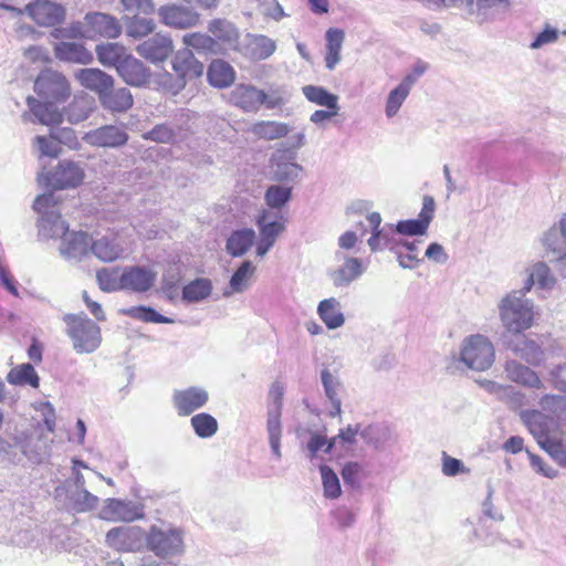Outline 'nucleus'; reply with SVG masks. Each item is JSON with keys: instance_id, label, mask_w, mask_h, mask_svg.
Segmentation results:
<instances>
[{"instance_id": "f257e3e1", "label": "nucleus", "mask_w": 566, "mask_h": 566, "mask_svg": "<svg viewBox=\"0 0 566 566\" xmlns=\"http://www.w3.org/2000/svg\"><path fill=\"white\" fill-rule=\"evenodd\" d=\"M49 457L46 443L31 437L24 430L9 427L0 434V461L19 464L25 458L32 464H40Z\"/></svg>"}, {"instance_id": "f03ea898", "label": "nucleus", "mask_w": 566, "mask_h": 566, "mask_svg": "<svg viewBox=\"0 0 566 566\" xmlns=\"http://www.w3.org/2000/svg\"><path fill=\"white\" fill-rule=\"evenodd\" d=\"M523 289L507 293L499 303V315L503 326L512 334L528 329L534 321V303L526 298Z\"/></svg>"}, {"instance_id": "7ed1b4c3", "label": "nucleus", "mask_w": 566, "mask_h": 566, "mask_svg": "<svg viewBox=\"0 0 566 566\" xmlns=\"http://www.w3.org/2000/svg\"><path fill=\"white\" fill-rule=\"evenodd\" d=\"M145 542L147 549L161 559L178 557L185 553V532L171 523L151 525Z\"/></svg>"}, {"instance_id": "20e7f679", "label": "nucleus", "mask_w": 566, "mask_h": 566, "mask_svg": "<svg viewBox=\"0 0 566 566\" xmlns=\"http://www.w3.org/2000/svg\"><path fill=\"white\" fill-rule=\"evenodd\" d=\"M61 196L54 191L39 195L34 202L33 209L39 213V237L42 239L62 238L69 230V224L61 218L59 203Z\"/></svg>"}, {"instance_id": "39448f33", "label": "nucleus", "mask_w": 566, "mask_h": 566, "mask_svg": "<svg viewBox=\"0 0 566 566\" xmlns=\"http://www.w3.org/2000/svg\"><path fill=\"white\" fill-rule=\"evenodd\" d=\"M67 325V335L73 342L74 349L80 354L95 352L102 342L101 329L97 324L85 315H71L64 317Z\"/></svg>"}, {"instance_id": "423d86ee", "label": "nucleus", "mask_w": 566, "mask_h": 566, "mask_svg": "<svg viewBox=\"0 0 566 566\" xmlns=\"http://www.w3.org/2000/svg\"><path fill=\"white\" fill-rule=\"evenodd\" d=\"M494 358V347L488 337L476 334L463 340L460 361L468 368L484 371L493 365Z\"/></svg>"}, {"instance_id": "0eeeda50", "label": "nucleus", "mask_w": 566, "mask_h": 566, "mask_svg": "<svg viewBox=\"0 0 566 566\" xmlns=\"http://www.w3.org/2000/svg\"><path fill=\"white\" fill-rule=\"evenodd\" d=\"M84 179L83 168L70 160H62L52 172L40 175L38 181L41 186L53 189L75 188Z\"/></svg>"}, {"instance_id": "6e6552de", "label": "nucleus", "mask_w": 566, "mask_h": 566, "mask_svg": "<svg viewBox=\"0 0 566 566\" xmlns=\"http://www.w3.org/2000/svg\"><path fill=\"white\" fill-rule=\"evenodd\" d=\"M34 91L44 99L64 102L71 94L65 76L53 70L42 71L34 82Z\"/></svg>"}, {"instance_id": "1a4fd4ad", "label": "nucleus", "mask_w": 566, "mask_h": 566, "mask_svg": "<svg viewBox=\"0 0 566 566\" xmlns=\"http://www.w3.org/2000/svg\"><path fill=\"white\" fill-rule=\"evenodd\" d=\"M296 153L291 149L276 148L271 156L272 178L280 182H293L297 180L303 167L295 163Z\"/></svg>"}, {"instance_id": "9d476101", "label": "nucleus", "mask_w": 566, "mask_h": 566, "mask_svg": "<svg viewBox=\"0 0 566 566\" xmlns=\"http://www.w3.org/2000/svg\"><path fill=\"white\" fill-rule=\"evenodd\" d=\"M171 64L178 76L176 81L177 91L182 90L187 81L201 76L205 69L203 64L195 57L192 51L188 48L177 51Z\"/></svg>"}, {"instance_id": "9b49d317", "label": "nucleus", "mask_w": 566, "mask_h": 566, "mask_svg": "<svg viewBox=\"0 0 566 566\" xmlns=\"http://www.w3.org/2000/svg\"><path fill=\"white\" fill-rule=\"evenodd\" d=\"M546 258L555 263L562 275L566 276V240L558 226L549 228L542 238Z\"/></svg>"}, {"instance_id": "f8f14e48", "label": "nucleus", "mask_w": 566, "mask_h": 566, "mask_svg": "<svg viewBox=\"0 0 566 566\" xmlns=\"http://www.w3.org/2000/svg\"><path fill=\"white\" fill-rule=\"evenodd\" d=\"M158 15L164 24L175 29L196 27L200 20V14L193 8L182 4L161 6Z\"/></svg>"}, {"instance_id": "ddd939ff", "label": "nucleus", "mask_w": 566, "mask_h": 566, "mask_svg": "<svg viewBox=\"0 0 566 566\" xmlns=\"http://www.w3.org/2000/svg\"><path fill=\"white\" fill-rule=\"evenodd\" d=\"M144 505L138 502L107 499L101 511V517L109 521L133 522L143 518Z\"/></svg>"}, {"instance_id": "4468645a", "label": "nucleus", "mask_w": 566, "mask_h": 566, "mask_svg": "<svg viewBox=\"0 0 566 566\" xmlns=\"http://www.w3.org/2000/svg\"><path fill=\"white\" fill-rule=\"evenodd\" d=\"M25 11L36 24L43 27L56 25L65 18L64 8L49 0H36L29 3Z\"/></svg>"}, {"instance_id": "2eb2a0df", "label": "nucleus", "mask_w": 566, "mask_h": 566, "mask_svg": "<svg viewBox=\"0 0 566 566\" xmlns=\"http://www.w3.org/2000/svg\"><path fill=\"white\" fill-rule=\"evenodd\" d=\"M174 51L169 35L156 33L136 46V52L151 63L164 62Z\"/></svg>"}, {"instance_id": "dca6fc26", "label": "nucleus", "mask_w": 566, "mask_h": 566, "mask_svg": "<svg viewBox=\"0 0 566 566\" xmlns=\"http://www.w3.org/2000/svg\"><path fill=\"white\" fill-rule=\"evenodd\" d=\"M436 211L433 197L424 196L422 208L417 219L399 221L396 224V231L406 235H422L427 232Z\"/></svg>"}, {"instance_id": "f3484780", "label": "nucleus", "mask_w": 566, "mask_h": 566, "mask_svg": "<svg viewBox=\"0 0 566 566\" xmlns=\"http://www.w3.org/2000/svg\"><path fill=\"white\" fill-rule=\"evenodd\" d=\"M505 345L514 355L532 366H539L544 360L542 347L522 333L512 334L510 339L505 340Z\"/></svg>"}, {"instance_id": "a211bd4d", "label": "nucleus", "mask_w": 566, "mask_h": 566, "mask_svg": "<svg viewBox=\"0 0 566 566\" xmlns=\"http://www.w3.org/2000/svg\"><path fill=\"white\" fill-rule=\"evenodd\" d=\"M209 399V394L201 387H189L182 390H175L172 402L179 416H189L202 408Z\"/></svg>"}, {"instance_id": "6ab92c4d", "label": "nucleus", "mask_w": 566, "mask_h": 566, "mask_svg": "<svg viewBox=\"0 0 566 566\" xmlns=\"http://www.w3.org/2000/svg\"><path fill=\"white\" fill-rule=\"evenodd\" d=\"M84 140L95 147L117 148L128 140L125 129L115 125H105L85 134Z\"/></svg>"}, {"instance_id": "aec40b11", "label": "nucleus", "mask_w": 566, "mask_h": 566, "mask_svg": "<svg viewBox=\"0 0 566 566\" xmlns=\"http://www.w3.org/2000/svg\"><path fill=\"white\" fill-rule=\"evenodd\" d=\"M87 25L86 35H101L107 39H116L122 33V25L118 20L107 13L91 12L85 15Z\"/></svg>"}, {"instance_id": "412c9836", "label": "nucleus", "mask_w": 566, "mask_h": 566, "mask_svg": "<svg viewBox=\"0 0 566 566\" xmlns=\"http://www.w3.org/2000/svg\"><path fill=\"white\" fill-rule=\"evenodd\" d=\"M520 418L539 447H542V443L545 441L553 439V437H551V430L555 421L552 417L546 416L539 410L532 409L521 411Z\"/></svg>"}, {"instance_id": "4be33fe9", "label": "nucleus", "mask_w": 566, "mask_h": 566, "mask_svg": "<svg viewBox=\"0 0 566 566\" xmlns=\"http://www.w3.org/2000/svg\"><path fill=\"white\" fill-rule=\"evenodd\" d=\"M157 273L145 266H127L123 270V290L137 293L149 291L156 282Z\"/></svg>"}, {"instance_id": "5701e85b", "label": "nucleus", "mask_w": 566, "mask_h": 566, "mask_svg": "<svg viewBox=\"0 0 566 566\" xmlns=\"http://www.w3.org/2000/svg\"><path fill=\"white\" fill-rule=\"evenodd\" d=\"M116 71L123 81L130 86H144L150 78V70L132 54L126 55Z\"/></svg>"}, {"instance_id": "b1692460", "label": "nucleus", "mask_w": 566, "mask_h": 566, "mask_svg": "<svg viewBox=\"0 0 566 566\" xmlns=\"http://www.w3.org/2000/svg\"><path fill=\"white\" fill-rule=\"evenodd\" d=\"M264 90L253 85L240 84L231 92V102L245 113H256L262 106Z\"/></svg>"}, {"instance_id": "393cba45", "label": "nucleus", "mask_w": 566, "mask_h": 566, "mask_svg": "<svg viewBox=\"0 0 566 566\" xmlns=\"http://www.w3.org/2000/svg\"><path fill=\"white\" fill-rule=\"evenodd\" d=\"M506 377L523 387L532 389H545V385L537 373L517 360L509 359L504 365Z\"/></svg>"}, {"instance_id": "a878e982", "label": "nucleus", "mask_w": 566, "mask_h": 566, "mask_svg": "<svg viewBox=\"0 0 566 566\" xmlns=\"http://www.w3.org/2000/svg\"><path fill=\"white\" fill-rule=\"evenodd\" d=\"M61 254L69 260H80L91 251L92 240L83 231L70 232L62 238Z\"/></svg>"}, {"instance_id": "bb28decb", "label": "nucleus", "mask_w": 566, "mask_h": 566, "mask_svg": "<svg viewBox=\"0 0 566 566\" xmlns=\"http://www.w3.org/2000/svg\"><path fill=\"white\" fill-rule=\"evenodd\" d=\"M75 77L82 86L95 92L98 98L114 86V78L99 69H82L75 73Z\"/></svg>"}, {"instance_id": "cd10ccee", "label": "nucleus", "mask_w": 566, "mask_h": 566, "mask_svg": "<svg viewBox=\"0 0 566 566\" xmlns=\"http://www.w3.org/2000/svg\"><path fill=\"white\" fill-rule=\"evenodd\" d=\"M321 381L325 396L332 406L328 415L331 417L339 416L342 412V394L344 391L343 384L338 377L331 373L327 368H324L321 371Z\"/></svg>"}, {"instance_id": "c85d7f7f", "label": "nucleus", "mask_w": 566, "mask_h": 566, "mask_svg": "<svg viewBox=\"0 0 566 566\" xmlns=\"http://www.w3.org/2000/svg\"><path fill=\"white\" fill-rule=\"evenodd\" d=\"M526 272L527 277L522 287L524 292H530L534 285L541 290H552L556 284V279L549 266L543 261L535 262Z\"/></svg>"}, {"instance_id": "c756f323", "label": "nucleus", "mask_w": 566, "mask_h": 566, "mask_svg": "<svg viewBox=\"0 0 566 566\" xmlns=\"http://www.w3.org/2000/svg\"><path fill=\"white\" fill-rule=\"evenodd\" d=\"M91 252L103 262H113L125 254V248L115 235H105L92 241Z\"/></svg>"}, {"instance_id": "7c9ffc66", "label": "nucleus", "mask_w": 566, "mask_h": 566, "mask_svg": "<svg viewBox=\"0 0 566 566\" xmlns=\"http://www.w3.org/2000/svg\"><path fill=\"white\" fill-rule=\"evenodd\" d=\"M55 103L52 99L39 102L33 97H28V105L32 114L41 124L49 126L59 125L63 122V114L59 111Z\"/></svg>"}, {"instance_id": "2f4dec72", "label": "nucleus", "mask_w": 566, "mask_h": 566, "mask_svg": "<svg viewBox=\"0 0 566 566\" xmlns=\"http://www.w3.org/2000/svg\"><path fill=\"white\" fill-rule=\"evenodd\" d=\"M364 273V266L358 258H345L344 263L331 273L336 287L348 286Z\"/></svg>"}, {"instance_id": "473e14b6", "label": "nucleus", "mask_w": 566, "mask_h": 566, "mask_svg": "<svg viewBox=\"0 0 566 566\" xmlns=\"http://www.w3.org/2000/svg\"><path fill=\"white\" fill-rule=\"evenodd\" d=\"M255 241V232L251 228H243L231 232L226 243V251L233 258L244 255Z\"/></svg>"}, {"instance_id": "72a5a7b5", "label": "nucleus", "mask_w": 566, "mask_h": 566, "mask_svg": "<svg viewBox=\"0 0 566 566\" xmlns=\"http://www.w3.org/2000/svg\"><path fill=\"white\" fill-rule=\"evenodd\" d=\"M99 102L104 108L115 113H123L133 106V95L126 87L108 88L101 97Z\"/></svg>"}, {"instance_id": "f704fd0d", "label": "nucleus", "mask_w": 566, "mask_h": 566, "mask_svg": "<svg viewBox=\"0 0 566 566\" xmlns=\"http://www.w3.org/2000/svg\"><path fill=\"white\" fill-rule=\"evenodd\" d=\"M266 431L269 434V443L274 457L280 460L281 453V438H282V424H281V406L277 402L274 407H269L268 419H266Z\"/></svg>"}, {"instance_id": "c9c22d12", "label": "nucleus", "mask_w": 566, "mask_h": 566, "mask_svg": "<svg viewBox=\"0 0 566 566\" xmlns=\"http://www.w3.org/2000/svg\"><path fill=\"white\" fill-rule=\"evenodd\" d=\"M276 213L266 209L261 210L256 218L255 224L259 229L260 238L271 240L274 243L279 235L285 230L284 222L275 219Z\"/></svg>"}, {"instance_id": "e433bc0d", "label": "nucleus", "mask_w": 566, "mask_h": 566, "mask_svg": "<svg viewBox=\"0 0 566 566\" xmlns=\"http://www.w3.org/2000/svg\"><path fill=\"white\" fill-rule=\"evenodd\" d=\"M54 54L61 61L87 64L92 54L81 43L60 42L54 45Z\"/></svg>"}, {"instance_id": "4c0bfd02", "label": "nucleus", "mask_w": 566, "mask_h": 566, "mask_svg": "<svg viewBox=\"0 0 566 566\" xmlns=\"http://www.w3.org/2000/svg\"><path fill=\"white\" fill-rule=\"evenodd\" d=\"M291 128L287 124L276 120H259L249 132L259 139L275 140L285 137Z\"/></svg>"}, {"instance_id": "58836bf2", "label": "nucleus", "mask_w": 566, "mask_h": 566, "mask_svg": "<svg viewBox=\"0 0 566 566\" xmlns=\"http://www.w3.org/2000/svg\"><path fill=\"white\" fill-rule=\"evenodd\" d=\"M208 30L218 43L221 42L231 49L237 46L239 31L233 23L222 19H214L209 23Z\"/></svg>"}, {"instance_id": "ea45409f", "label": "nucleus", "mask_w": 566, "mask_h": 566, "mask_svg": "<svg viewBox=\"0 0 566 566\" xmlns=\"http://www.w3.org/2000/svg\"><path fill=\"white\" fill-rule=\"evenodd\" d=\"M344 38L345 33L340 29L332 28L326 31L325 66L329 71H333L336 67V65L340 62V51Z\"/></svg>"}, {"instance_id": "a19ab883", "label": "nucleus", "mask_w": 566, "mask_h": 566, "mask_svg": "<svg viewBox=\"0 0 566 566\" xmlns=\"http://www.w3.org/2000/svg\"><path fill=\"white\" fill-rule=\"evenodd\" d=\"M256 268L250 261H243L240 266L232 274L229 287L230 291H224L223 296L229 297L233 293H242L250 287V280L254 275Z\"/></svg>"}, {"instance_id": "79ce46f5", "label": "nucleus", "mask_w": 566, "mask_h": 566, "mask_svg": "<svg viewBox=\"0 0 566 566\" xmlns=\"http://www.w3.org/2000/svg\"><path fill=\"white\" fill-rule=\"evenodd\" d=\"M317 313L329 329L338 328L345 322L344 315L340 312V303L335 297L321 301Z\"/></svg>"}, {"instance_id": "37998d69", "label": "nucleus", "mask_w": 566, "mask_h": 566, "mask_svg": "<svg viewBox=\"0 0 566 566\" xmlns=\"http://www.w3.org/2000/svg\"><path fill=\"white\" fill-rule=\"evenodd\" d=\"M476 382L481 388H483L490 395L495 396L499 400L509 402V403H517L523 399V394L517 391L514 387L510 385L499 384L494 380L490 379H478Z\"/></svg>"}, {"instance_id": "c03bdc74", "label": "nucleus", "mask_w": 566, "mask_h": 566, "mask_svg": "<svg viewBox=\"0 0 566 566\" xmlns=\"http://www.w3.org/2000/svg\"><path fill=\"white\" fill-rule=\"evenodd\" d=\"M207 76L212 86L220 88L231 85L235 78L232 66L222 60L210 64Z\"/></svg>"}, {"instance_id": "a18cd8bd", "label": "nucleus", "mask_w": 566, "mask_h": 566, "mask_svg": "<svg viewBox=\"0 0 566 566\" xmlns=\"http://www.w3.org/2000/svg\"><path fill=\"white\" fill-rule=\"evenodd\" d=\"M95 51L98 61L103 65L114 66L116 70L127 55L125 46L112 42L96 45Z\"/></svg>"}, {"instance_id": "49530a36", "label": "nucleus", "mask_w": 566, "mask_h": 566, "mask_svg": "<svg viewBox=\"0 0 566 566\" xmlns=\"http://www.w3.org/2000/svg\"><path fill=\"white\" fill-rule=\"evenodd\" d=\"M212 292L209 279L198 277L182 289V300L187 303H198L207 298Z\"/></svg>"}, {"instance_id": "de8ad7c7", "label": "nucleus", "mask_w": 566, "mask_h": 566, "mask_svg": "<svg viewBox=\"0 0 566 566\" xmlns=\"http://www.w3.org/2000/svg\"><path fill=\"white\" fill-rule=\"evenodd\" d=\"M304 96L312 103L326 108H339L338 96L323 86L305 85L302 87Z\"/></svg>"}, {"instance_id": "09e8293b", "label": "nucleus", "mask_w": 566, "mask_h": 566, "mask_svg": "<svg viewBox=\"0 0 566 566\" xmlns=\"http://www.w3.org/2000/svg\"><path fill=\"white\" fill-rule=\"evenodd\" d=\"M93 102L87 97H74V99L64 109L63 118L71 124H77L88 118Z\"/></svg>"}, {"instance_id": "8fccbe9b", "label": "nucleus", "mask_w": 566, "mask_h": 566, "mask_svg": "<svg viewBox=\"0 0 566 566\" xmlns=\"http://www.w3.org/2000/svg\"><path fill=\"white\" fill-rule=\"evenodd\" d=\"M7 380L11 385H30L33 388H38L40 382L39 376L31 364H22L12 368L7 376Z\"/></svg>"}, {"instance_id": "3c124183", "label": "nucleus", "mask_w": 566, "mask_h": 566, "mask_svg": "<svg viewBox=\"0 0 566 566\" xmlns=\"http://www.w3.org/2000/svg\"><path fill=\"white\" fill-rule=\"evenodd\" d=\"M96 280L102 291L111 293L123 290V272L118 268H104L96 273Z\"/></svg>"}, {"instance_id": "603ef678", "label": "nucleus", "mask_w": 566, "mask_h": 566, "mask_svg": "<svg viewBox=\"0 0 566 566\" xmlns=\"http://www.w3.org/2000/svg\"><path fill=\"white\" fill-rule=\"evenodd\" d=\"M71 509L77 513L90 512L97 507L98 497L82 488V490L72 491L69 494Z\"/></svg>"}, {"instance_id": "864d4df0", "label": "nucleus", "mask_w": 566, "mask_h": 566, "mask_svg": "<svg viewBox=\"0 0 566 566\" xmlns=\"http://www.w3.org/2000/svg\"><path fill=\"white\" fill-rule=\"evenodd\" d=\"M184 43L186 46L192 48L199 52L205 53H219V43L210 35L195 32L184 35Z\"/></svg>"}, {"instance_id": "5fc2aeb1", "label": "nucleus", "mask_w": 566, "mask_h": 566, "mask_svg": "<svg viewBox=\"0 0 566 566\" xmlns=\"http://www.w3.org/2000/svg\"><path fill=\"white\" fill-rule=\"evenodd\" d=\"M123 313L146 323L172 324L175 322L172 318L159 314L149 306H133L124 310Z\"/></svg>"}, {"instance_id": "6e6d98bb", "label": "nucleus", "mask_w": 566, "mask_h": 566, "mask_svg": "<svg viewBox=\"0 0 566 566\" xmlns=\"http://www.w3.org/2000/svg\"><path fill=\"white\" fill-rule=\"evenodd\" d=\"M190 422L196 434L202 439L210 438L218 431V421L207 412L195 415Z\"/></svg>"}, {"instance_id": "4d7b16f0", "label": "nucleus", "mask_w": 566, "mask_h": 566, "mask_svg": "<svg viewBox=\"0 0 566 566\" xmlns=\"http://www.w3.org/2000/svg\"><path fill=\"white\" fill-rule=\"evenodd\" d=\"M156 28L153 19L133 15L126 21V33L134 39H140L150 34Z\"/></svg>"}, {"instance_id": "13d9d810", "label": "nucleus", "mask_w": 566, "mask_h": 566, "mask_svg": "<svg viewBox=\"0 0 566 566\" xmlns=\"http://www.w3.org/2000/svg\"><path fill=\"white\" fill-rule=\"evenodd\" d=\"M319 472L322 476V483L324 489V495L327 499H338L342 494L340 482L335 471L326 465H319Z\"/></svg>"}, {"instance_id": "bf43d9fd", "label": "nucleus", "mask_w": 566, "mask_h": 566, "mask_svg": "<svg viewBox=\"0 0 566 566\" xmlns=\"http://www.w3.org/2000/svg\"><path fill=\"white\" fill-rule=\"evenodd\" d=\"M292 198V187H284L281 185L270 186L265 193L264 200L271 209H281Z\"/></svg>"}, {"instance_id": "052dcab7", "label": "nucleus", "mask_w": 566, "mask_h": 566, "mask_svg": "<svg viewBox=\"0 0 566 566\" xmlns=\"http://www.w3.org/2000/svg\"><path fill=\"white\" fill-rule=\"evenodd\" d=\"M361 439L375 449H381L388 438V429L379 424H369L360 430Z\"/></svg>"}, {"instance_id": "680f3d73", "label": "nucleus", "mask_w": 566, "mask_h": 566, "mask_svg": "<svg viewBox=\"0 0 566 566\" xmlns=\"http://www.w3.org/2000/svg\"><path fill=\"white\" fill-rule=\"evenodd\" d=\"M289 102V94L283 86H270L264 91L262 106L266 109L281 108Z\"/></svg>"}, {"instance_id": "e2e57ef3", "label": "nucleus", "mask_w": 566, "mask_h": 566, "mask_svg": "<svg viewBox=\"0 0 566 566\" xmlns=\"http://www.w3.org/2000/svg\"><path fill=\"white\" fill-rule=\"evenodd\" d=\"M361 472L363 465L356 461L346 462L342 469V478L345 485L353 490H358L361 486Z\"/></svg>"}, {"instance_id": "0e129e2a", "label": "nucleus", "mask_w": 566, "mask_h": 566, "mask_svg": "<svg viewBox=\"0 0 566 566\" xmlns=\"http://www.w3.org/2000/svg\"><path fill=\"white\" fill-rule=\"evenodd\" d=\"M276 46L273 40L264 35H259L252 41V56L255 60H265L271 56Z\"/></svg>"}, {"instance_id": "69168bd1", "label": "nucleus", "mask_w": 566, "mask_h": 566, "mask_svg": "<svg viewBox=\"0 0 566 566\" xmlns=\"http://www.w3.org/2000/svg\"><path fill=\"white\" fill-rule=\"evenodd\" d=\"M541 448L546 451L558 465L566 468V447L562 439L553 438L542 443Z\"/></svg>"}, {"instance_id": "338daca9", "label": "nucleus", "mask_w": 566, "mask_h": 566, "mask_svg": "<svg viewBox=\"0 0 566 566\" xmlns=\"http://www.w3.org/2000/svg\"><path fill=\"white\" fill-rule=\"evenodd\" d=\"M175 130L167 124H158L151 130L143 134V138L161 144L174 142Z\"/></svg>"}, {"instance_id": "774afa93", "label": "nucleus", "mask_w": 566, "mask_h": 566, "mask_svg": "<svg viewBox=\"0 0 566 566\" xmlns=\"http://www.w3.org/2000/svg\"><path fill=\"white\" fill-rule=\"evenodd\" d=\"M409 93L397 86L389 92L386 102L385 113L388 118L394 117L400 109Z\"/></svg>"}]
</instances>
